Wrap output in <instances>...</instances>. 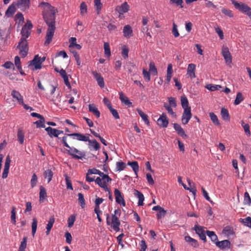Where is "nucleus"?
<instances>
[{"label": "nucleus", "mask_w": 251, "mask_h": 251, "mask_svg": "<svg viewBox=\"0 0 251 251\" xmlns=\"http://www.w3.org/2000/svg\"><path fill=\"white\" fill-rule=\"evenodd\" d=\"M40 6L43 8V18L48 26L46 36L45 45L51 42L55 30V20L57 10L49 3L42 2Z\"/></svg>", "instance_id": "1"}, {"label": "nucleus", "mask_w": 251, "mask_h": 251, "mask_svg": "<svg viewBox=\"0 0 251 251\" xmlns=\"http://www.w3.org/2000/svg\"><path fill=\"white\" fill-rule=\"evenodd\" d=\"M121 214V211L120 209L115 210L114 213L112 214L111 217H110L109 214H106V224L116 232L120 230V226L121 222L118 217H120Z\"/></svg>", "instance_id": "2"}, {"label": "nucleus", "mask_w": 251, "mask_h": 251, "mask_svg": "<svg viewBox=\"0 0 251 251\" xmlns=\"http://www.w3.org/2000/svg\"><path fill=\"white\" fill-rule=\"evenodd\" d=\"M68 137H73V139H75L77 140L84 141V142H88L89 140V138L88 136H86L82 134L79 133H74L72 134H66L64 136L62 137V142L64 144V146L67 148H70V146L68 143H67V138Z\"/></svg>", "instance_id": "3"}, {"label": "nucleus", "mask_w": 251, "mask_h": 251, "mask_svg": "<svg viewBox=\"0 0 251 251\" xmlns=\"http://www.w3.org/2000/svg\"><path fill=\"white\" fill-rule=\"evenodd\" d=\"M231 2L236 9L248 16L251 19V8L249 6L245 3L238 2L235 0H232Z\"/></svg>", "instance_id": "4"}, {"label": "nucleus", "mask_w": 251, "mask_h": 251, "mask_svg": "<svg viewBox=\"0 0 251 251\" xmlns=\"http://www.w3.org/2000/svg\"><path fill=\"white\" fill-rule=\"evenodd\" d=\"M112 179L109 176L104 174L100 177H98L96 178L95 183L104 191H109L107 184L110 183Z\"/></svg>", "instance_id": "5"}, {"label": "nucleus", "mask_w": 251, "mask_h": 251, "mask_svg": "<svg viewBox=\"0 0 251 251\" xmlns=\"http://www.w3.org/2000/svg\"><path fill=\"white\" fill-rule=\"evenodd\" d=\"M69 149L66 150L67 152L75 159L82 160L85 157V152L83 151H80L75 148H68Z\"/></svg>", "instance_id": "6"}, {"label": "nucleus", "mask_w": 251, "mask_h": 251, "mask_svg": "<svg viewBox=\"0 0 251 251\" xmlns=\"http://www.w3.org/2000/svg\"><path fill=\"white\" fill-rule=\"evenodd\" d=\"M33 25L31 22L30 21L27 20L26 23L22 27L21 30L22 37L20 40H26V38H27L30 35L31 29Z\"/></svg>", "instance_id": "7"}, {"label": "nucleus", "mask_w": 251, "mask_h": 251, "mask_svg": "<svg viewBox=\"0 0 251 251\" xmlns=\"http://www.w3.org/2000/svg\"><path fill=\"white\" fill-rule=\"evenodd\" d=\"M17 48L19 49V54L22 57H25L28 50V43L27 40H20Z\"/></svg>", "instance_id": "8"}, {"label": "nucleus", "mask_w": 251, "mask_h": 251, "mask_svg": "<svg viewBox=\"0 0 251 251\" xmlns=\"http://www.w3.org/2000/svg\"><path fill=\"white\" fill-rule=\"evenodd\" d=\"M158 125L161 127L166 128L169 124V119L165 113H163L157 120Z\"/></svg>", "instance_id": "9"}, {"label": "nucleus", "mask_w": 251, "mask_h": 251, "mask_svg": "<svg viewBox=\"0 0 251 251\" xmlns=\"http://www.w3.org/2000/svg\"><path fill=\"white\" fill-rule=\"evenodd\" d=\"M194 229L195 230L196 233L199 235L200 239L205 242L206 241V238L204 227L199 225H195L194 227Z\"/></svg>", "instance_id": "10"}, {"label": "nucleus", "mask_w": 251, "mask_h": 251, "mask_svg": "<svg viewBox=\"0 0 251 251\" xmlns=\"http://www.w3.org/2000/svg\"><path fill=\"white\" fill-rule=\"evenodd\" d=\"M222 55L228 65L232 63V57L227 47H223L222 48Z\"/></svg>", "instance_id": "11"}, {"label": "nucleus", "mask_w": 251, "mask_h": 251, "mask_svg": "<svg viewBox=\"0 0 251 251\" xmlns=\"http://www.w3.org/2000/svg\"><path fill=\"white\" fill-rule=\"evenodd\" d=\"M114 195L115 196L116 202L125 206L126 205V202L120 191L118 189H115L114 190Z\"/></svg>", "instance_id": "12"}, {"label": "nucleus", "mask_w": 251, "mask_h": 251, "mask_svg": "<svg viewBox=\"0 0 251 251\" xmlns=\"http://www.w3.org/2000/svg\"><path fill=\"white\" fill-rule=\"evenodd\" d=\"M92 74L93 75L94 78L97 80V83L100 87L101 88H103L105 86V83L104 79L100 74L98 73L96 71H92Z\"/></svg>", "instance_id": "13"}, {"label": "nucleus", "mask_w": 251, "mask_h": 251, "mask_svg": "<svg viewBox=\"0 0 251 251\" xmlns=\"http://www.w3.org/2000/svg\"><path fill=\"white\" fill-rule=\"evenodd\" d=\"M192 117V113L190 110H186L183 111L182 113L181 122L182 124L186 125L189 122V120Z\"/></svg>", "instance_id": "14"}, {"label": "nucleus", "mask_w": 251, "mask_h": 251, "mask_svg": "<svg viewBox=\"0 0 251 251\" xmlns=\"http://www.w3.org/2000/svg\"><path fill=\"white\" fill-rule=\"evenodd\" d=\"M196 65L193 63L189 64L188 66L187 75L191 78V79H193L196 77Z\"/></svg>", "instance_id": "15"}, {"label": "nucleus", "mask_w": 251, "mask_h": 251, "mask_svg": "<svg viewBox=\"0 0 251 251\" xmlns=\"http://www.w3.org/2000/svg\"><path fill=\"white\" fill-rule=\"evenodd\" d=\"M129 9V6L127 2H125L120 6H118L116 8V10L119 13L120 15L125 13Z\"/></svg>", "instance_id": "16"}, {"label": "nucleus", "mask_w": 251, "mask_h": 251, "mask_svg": "<svg viewBox=\"0 0 251 251\" xmlns=\"http://www.w3.org/2000/svg\"><path fill=\"white\" fill-rule=\"evenodd\" d=\"M30 0H18L17 1V6L22 10H25L29 8Z\"/></svg>", "instance_id": "17"}, {"label": "nucleus", "mask_w": 251, "mask_h": 251, "mask_svg": "<svg viewBox=\"0 0 251 251\" xmlns=\"http://www.w3.org/2000/svg\"><path fill=\"white\" fill-rule=\"evenodd\" d=\"M12 98L18 101L20 104H24V98L20 92L16 90H13L11 92Z\"/></svg>", "instance_id": "18"}, {"label": "nucleus", "mask_w": 251, "mask_h": 251, "mask_svg": "<svg viewBox=\"0 0 251 251\" xmlns=\"http://www.w3.org/2000/svg\"><path fill=\"white\" fill-rule=\"evenodd\" d=\"M216 245L221 249H225L226 248H230V242L227 240H225L222 241H216Z\"/></svg>", "instance_id": "19"}, {"label": "nucleus", "mask_w": 251, "mask_h": 251, "mask_svg": "<svg viewBox=\"0 0 251 251\" xmlns=\"http://www.w3.org/2000/svg\"><path fill=\"white\" fill-rule=\"evenodd\" d=\"M174 128L179 136L184 138L187 137V135L185 134L184 129L179 124L176 123L174 124Z\"/></svg>", "instance_id": "20"}, {"label": "nucleus", "mask_w": 251, "mask_h": 251, "mask_svg": "<svg viewBox=\"0 0 251 251\" xmlns=\"http://www.w3.org/2000/svg\"><path fill=\"white\" fill-rule=\"evenodd\" d=\"M41 63L39 60V55H36L33 59L30 62L29 65L34 66L35 70L40 69L41 68Z\"/></svg>", "instance_id": "21"}, {"label": "nucleus", "mask_w": 251, "mask_h": 251, "mask_svg": "<svg viewBox=\"0 0 251 251\" xmlns=\"http://www.w3.org/2000/svg\"><path fill=\"white\" fill-rule=\"evenodd\" d=\"M180 101L181 106L183 108L184 110H185V109H191V107L189 106L188 100L185 95H183L181 97Z\"/></svg>", "instance_id": "22"}, {"label": "nucleus", "mask_w": 251, "mask_h": 251, "mask_svg": "<svg viewBox=\"0 0 251 251\" xmlns=\"http://www.w3.org/2000/svg\"><path fill=\"white\" fill-rule=\"evenodd\" d=\"M134 196L138 199V204L139 206H142L144 204V196L143 194L137 190H134Z\"/></svg>", "instance_id": "23"}, {"label": "nucleus", "mask_w": 251, "mask_h": 251, "mask_svg": "<svg viewBox=\"0 0 251 251\" xmlns=\"http://www.w3.org/2000/svg\"><path fill=\"white\" fill-rule=\"evenodd\" d=\"M124 36L126 38H129L132 35V29L131 27L127 25L124 27Z\"/></svg>", "instance_id": "24"}, {"label": "nucleus", "mask_w": 251, "mask_h": 251, "mask_svg": "<svg viewBox=\"0 0 251 251\" xmlns=\"http://www.w3.org/2000/svg\"><path fill=\"white\" fill-rule=\"evenodd\" d=\"M119 95V99L122 103H124L126 105H127L128 107L132 106V102L130 101L127 97L124 95L123 93H120Z\"/></svg>", "instance_id": "25"}, {"label": "nucleus", "mask_w": 251, "mask_h": 251, "mask_svg": "<svg viewBox=\"0 0 251 251\" xmlns=\"http://www.w3.org/2000/svg\"><path fill=\"white\" fill-rule=\"evenodd\" d=\"M46 131L48 132V134L50 137H52L54 136L55 137H58L57 132H58V130L55 128H53L50 126H49L45 128Z\"/></svg>", "instance_id": "26"}, {"label": "nucleus", "mask_w": 251, "mask_h": 251, "mask_svg": "<svg viewBox=\"0 0 251 251\" xmlns=\"http://www.w3.org/2000/svg\"><path fill=\"white\" fill-rule=\"evenodd\" d=\"M89 110L90 112L93 113L97 117V118H99L100 117V112L99 111L98 109L97 108L95 104H89Z\"/></svg>", "instance_id": "27"}, {"label": "nucleus", "mask_w": 251, "mask_h": 251, "mask_svg": "<svg viewBox=\"0 0 251 251\" xmlns=\"http://www.w3.org/2000/svg\"><path fill=\"white\" fill-rule=\"evenodd\" d=\"M222 232L227 237L234 234L233 227L229 226L225 227L223 229Z\"/></svg>", "instance_id": "28"}, {"label": "nucleus", "mask_w": 251, "mask_h": 251, "mask_svg": "<svg viewBox=\"0 0 251 251\" xmlns=\"http://www.w3.org/2000/svg\"><path fill=\"white\" fill-rule=\"evenodd\" d=\"M137 111L138 113L139 114V115L141 117V118L142 119V120L144 121L145 123L147 125L149 126L150 125V121L148 119V116L146 114L144 113L139 108H137Z\"/></svg>", "instance_id": "29"}, {"label": "nucleus", "mask_w": 251, "mask_h": 251, "mask_svg": "<svg viewBox=\"0 0 251 251\" xmlns=\"http://www.w3.org/2000/svg\"><path fill=\"white\" fill-rule=\"evenodd\" d=\"M16 8L15 5L13 3L10 5L5 12V15L7 17H11L15 13Z\"/></svg>", "instance_id": "30"}, {"label": "nucleus", "mask_w": 251, "mask_h": 251, "mask_svg": "<svg viewBox=\"0 0 251 251\" xmlns=\"http://www.w3.org/2000/svg\"><path fill=\"white\" fill-rule=\"evenodd\" d=\"M185 240L187 243H188L192 246H193L195 248H197L199 246V244H198V241L196 240L191 238L189 236H186L185 237Z\"/></svg>", "instance_id": "31"}, {"label": "nucleus", "mask_w": 251, "mask_h": 251, "mask_svg": "<svg viewBox=\"0 0 251 251\" xmlns=\"http://www.w3.org/2000/svg\"><path fill=\"white\" fill-rule=\"evenodd\" d=\"M47 197V192L45 188L43 186L40 187L39 200L40 201L43 202L46 198Z\"/></svg>", "instance_id": "32"}, {"label": "nucleus", "mask_w": 251, "mask_h": 251, "mask_svg": "<svg viewBox=\"0 0 251 251\" xmlns=\"http://www.w3.org/2000/svg\"><path fill=\"white\" fill-rule=\"evenodd\" d=\"M239 221L251 229V218L249 216L244 219L240 218Z\"/></svg>", "instance_id": "33"}, {"label": "nucleus", "mask_w": 251, "mask_h": 251, "mask_svg": "<svg viewBox=\"0 0 251 251\" xmlns=\"http://www.w3.org/2000/svg\"><path fill=\"white\" fill-rule=\"evenodd\" d=\"M44 176L45 178L48 179V183H49L52 177L53 176V172L50 169H48L44 172Z\"/></svg>", "instance_id": "34"}, {"label": "nucleus", "mask_w": 251, "mask_h": 251, "mask_svg": "<svg viewBox=\"0 0 251 251\" xmlns=\"http://www.w3.org/2000/svg\"><path fill=\"white\" fill-rule=\"evenodd\" d=\"M88 142L89 145L92 147L95 151H98L100 149V145L96 140H91L89 139Z\"/></svg>", "instance_id": "35"}, {"label": "nucleus", "mask_w": 251, "mask_h": 251, "mask_svg": "<svg viewBox=\"0 0 251 251\" xmlns=\"http://www.w3.org/2000/svg\"><path fill=\"white\" fill-rule=\"evenodd\" d=\"M221 115L223 120L227 121H229L230 120V117L228 113V110L225 108H222L221 109Z\"/></svg>", "instance_id": "36"}, {"label": "nucleus", "mask_w": 251, "mask_h": 251, "mask_svg": "<svg viewBox=\"0 0 251 251\" xmlns=\"http://www.w3.org/2000/svg\"><path fill=\"white\" fill-rule=\"evenodd\" d=\"M149 72L153 75H157L158 72L157 69L155 66L154 63L153 62H151L150 63Z\"/></svg>", "instance_id": "37"}, {"label": "nucleus", "mask_w": 251, "mask_h": 251, "mask_svg": "<svg viewBox=\"0 0 251 251\" xmlns=\"http://www.w3.org/2000/svg\"><path fill=\"white\" fill-rule=\"evenodd\" d=\"M207 235L210 238L211 241L213 242H216L218 241V237L214 231L207 230L206 231Z\"/></svg>", "instance_id": "38"}, {"label": "nucleus", "mask_w": 251, "mask_h": 251, "mask_svg": "<svg viewBox=\"0 0 251 251\" xmlns=\"http://www.w3.org/2000/svg\"><path fill=\"white\" fill-rule=\"evenodd\" d=\"M127 164L131 167L135 174L137 175V172L139 170L138 162L137 161L128 162Z\"/></svg>", "instance_id": "39"}, {"label": "nucleus", "mask_w": 251, "mask_h": 251, "mask_svg": "<svg viewBox=\"0 0 251 251\" xmlns=\"http://www.w3.org/2000/svg\"><path fill=\"white\" fill-rule=\"evenodd\" d=\"M164 106L167 111L168 114L170 115L172 117L176 118V113L173 111V110L171 106L166 103H165Z\"/></svg>", "instance_id": "40"}, {"label": "nucleus", "mask_w": 251, "mask_h": 251, "mask_svg": "<svg viewBox=\"0 0 251 251\" xmlns=\"http://www.w3.org/2000/svg\"><path fill=\"white\" fill-rule=\"evenodd\" d=\"M209 116L211 120L212 121L213 124L217 126H219L220 123L219 121L217 118V116L213 112H210L209 113Z\"/></svg>", "instance_id": "41"}, {"label": "nucleus", "mask_w": 251, "mask_h": 251, "mask_svg": "<svg viewBox=\"0 0 251 251\" xmlns=\"http://www.w3.org/2000/svg\"><path fill=\"white\" fill-rule=\"evenodd\" d=\"M244 100V97L242 94L240 92L237 93L236 99L234 100V104L238 105L240 104Z\"/></svg>", "instance_id": "42"}, {"label": "nucleus", "mask_w": 251, "mask_h": 251, "mask_svg": "<svg viewBox=\"0 0 251 251\" xmlns=\"http://www.w3.org/2000/svg\"><path fill=\"white\" fill-rule=\"evenodd\" d=\"M27 237L23 238L22 241L21 242L18 251H25L26 247Z\"/></svg>", "instance_id": "43"}, {"label": "nucleus", "mask_w": 251, "mask_h": 251, "mask_svg": "<svg viewBox=\"0 0 251 251\" xmlns=\"http://www.w3.org/2000/svg\"><path fill=\"white\" fill-rule=\"evenodd\" d=\"M18 140L21 144H23L24 141L25 135L23 131L19 129L17 133Z\"/></svg>", "instance_id": "44"}, {"label": "nucleus", "mask_w": 251, "mask_h": 251, "mask_svg": "<svg viewBox=\"0 0 251 251\" xmlns=\"http://www.w3.org/2000/svg\"><path fill=\"white\" fill-rule=\"evenodd\" d=\"M11 214V222L13 224L16 225V208L14 206H13L12 207Z\"/></svg>", "instance_id": "45"}, {"label": "nucleus", "mask_w": 251, "mask_h": 251, "mask_svg": "<svg viewBox=\"0 0 251 251\" xmlns=\"http://www.w3.org/2000/svg\"><path fill=\"white\" fill-rule=\"evenodd\" d=\"M94 5L97 11V13L99 14L102 6L101 0H94Z\"/></svg>", "instance_id": "46"}, {"label": "nucleus", "mask_w": 251, "mask_h": 251, "mask_svg": "<svg viewBox=\"0 0 251 251\" xmlns=\"http://www.w3.org/2000/svg\"><path fill=\"white\" fill-rule=\"evenodd\" d=\"M104 49L105 56L107 57H110L111 55V51L109 45L108 43L105 42L104 43Z\"/></svg>", "instance_id": "47"}, {"label": "nucleus", "mask_w": 251, "mask_h": 251, "mask_svg": "<svg viewBox=\"0 0 251 251\" xmlns=\"http://www.w3.org/2000/svg\"><path fill=\"white\" fill-rule=\"evenodd\" d=\"M88 172V175L97 174L99 175L100 176V177L104 174L103 173L95 168L89 169Z\"/></svg>", "instance_id": "48"}, {"label": "nucleus", "mask_w": 251, "mask_h": 251, "mask_svg": "<svg viewBox=\"0 0 251 251\" xmlns=\"http://www.w3.org/2000/svg\"><path fill=\"white\" fill-rule=\"evenodd\" d=\"M126 164L122 161L117 162L116 163V171H123L126 168Z\"/></svg>", "instance_id": "49"}, {"label": "nucleus", "mask_w": 251, "mask_h": 251, "mask_svg": "<svg viewBox=\"0 0 251 251\" xmlns=\"http://www.w3.org/2000/svg\"><path fill=\"white\" fill-rule=\"evenodd\" d=\"M222 87L220 85H213L211 84H208L206 85V88L211 91H214L217 90H219Z\"/></svg>", "instance_id": "50"}, {"label": "nucleus", "mask_w": 251, "mask_h": 251, "mask_svg": "<svg viewBox=\"0 0 251 251\" xmlns=\"http://www.w3.org/2000/svg\"><path fill=\"white\" fill-rule=\"evenodd\" d=\"M244 203L247 205H250L251 203V199L249 194L247 192H246L244 194Z\"/></svg>", "instance_id": "51"}, {"label": "nucleus", "mask_w": 251, "mask_h": 251, "mask_svg": "<svg viewBox=\"0 0 251 251\" xmlns=\"http://www.w3.org/2000/svg\"><path fill=\"white\" fill-rule=\"evenodd\" d=\"M170 4H173L176 6H179L180 8L183 7V0H170Z\"/></svg>", "instance_id": "52"}, {"label": "nucleus", "mask_w": 251, "mask_h": 251, "mask_svg": "<svg viewBox=\"0 0 251 251\" xmlns=\"http://www.w3.org/2000/svg\"><path fill=\"white\" fill-rule=\"evenodd\" d=\"M38 221L36 218H33L32 220V234L33 236L36 233Z\"/></svg>", "instance_id": "53"}, {"label": "nucleus", "mask_w": 251, "mask_h": 251, "mask_svg": "<svg viewBox=\"0 0 251 251\" xmlns=\"http://www.w3.org/2000/svg\"><path fill=\"white\" fill-rule=\"evenodd\" d=\"M75 220V215L73 214L71 215L68 219V227H71L73 226L74 222Z\"/></svg>", "instance_id": "54"}, {"label": "nucleus", "mask_w": 251, "mask_h": 251, "mask_svg": "<svg viewBox=\"0 0 251 251\" xmlns=\"http://www.w3.org/2000/svg\"><path fill=\"white\" fill-rule=\"evenodd\" d=\"M80 13L82 15L85 14L87 12V6L85 2H82L80 6Z\"/></svg>", "instance_id": "55"}, {"label": "nucleus", "mask_w": 251, "mask_h": 251, "mask_svg": "<svg viewBox=\"0 0 251 251\" xmlns=\"http://www.w3.org/2000/svg\"><path fill=\"white\" fill-rule=\"evenodd\" d=\"M242 126L244 128V131L248 136L251 135V131L250 130V126L248 124H245L243 121H242Z\"/></svg>", "instance_id": "56"}, {"label": "nucleus", "mask_w": 251, "mask_h": 251, "mask_svg": "<svg viewBox=\"0 0 251 251\" xmlns=\"http://www.w3.org/2000/svg\"><path fill=\"white\" fill-rule=\"evenodd\" d=\"M167 211L165 210H164L163 208H162L156 214V217L157 219H161V218H163L164 217H165Z\"/></svg>", "instance_id": "57"}, {"label": "nucleus", "mask_w": 251, "mask_h": 251, "mask_svg": "<svg viewBox=\"0 0 251 251\" xmlns=\"http://www.w3.org/2000/svg\"><path fill=\"white\" fill-rule=\"evenodd\" d=\"M78 200L80 204V206H81L82 208H83L85 205V200L84 199L83 195L82 194L79 193L78 194Z\"/></svg>", "instance_id": "58"}, {"label": "nucleus", "mask_w": 251, "mask_h": 251, "mask_svg": "<svg viewBox=\"0 0 251 251\" xmlns=\"http://www.w3.org/2000/svg\"><path fill=\"white\" fill-rule=\"evenodd\" d=\"M128 49L126 46H124L122 47V55L125 59L128 57Z\"/></svg>", "instance_id": "59"}, {"label": "nucleus", "mask_w": 251, "mask_h": 251, "mask_svg": "<svg viewBox=\"0 0 251 251\" xmlns=\"http://www.w3.org/2000/svg\"><path fill=\"white\" fill-rule=\"evenodd\" d=\"M172 33L176 38L179 36V33L177 28V25L175 23H173V24Z\"/></svg>", "instance_id": "60"}, {"label": "nucleus", "mask_w": 251, "mask_h": 251, "mask_svg": "<svg viewBox=\"0 0 251 251\" xmlns=\"http://www.w3.org/2000/svg\"><path fill=\"white\" fill-rule=\"evenodd\" d=\"M37 182V175L34 173L32 176V178L31 179L30 183H31V186L32 188H33L35 186Z\"/></svg>", "instance_id": "61"}, {"label": "nucleus", "mask_w": 251, "mask_h": 251, "mask_svg": "<svg viewBox=\"0 0 251 251\" xmlns=\"http://www.w3.org/2000/svg\"><path fill=\"white\" fill-rule=\"evenodd\" d=\"M222 12L226 15L228 16L229 17H233V14L231 10L227 8H224L222 9Z\"/></svg>", "instance_id": "62"}, {"label": "nucleus", "mask_w": 251, "mask_h": 251, "mask_svg": "<svg viewBox=\"0 0 251 251\" xmlns=\"http://www.w3.org/2000/svg\"><path fill=\"white\" fill-rule=\"evenodd\" d=\"M54 221H55V218H54L53 216L50 217V218L48 221V223L47 225L46 228L51 229V228L52 227V226L54 223Z\"/></svg>", "instance_id": "63"}, {"label": "nucleus", "mask_w": 251, "mask_h": 251, "mask_svg": "<svg viewBox=\"0 0 251 251\" xmlns=\"http://www.w3.org/2000/svg\"><path fill=\"white\" fill-rule=\"evenodd\" d=\"M110 112L111 113L113 116L116 119H120V116L119 115L118 111L114 109L112 107H111L110 109H109Z\"/></svg>", "instance_id": "64"}]
</instances>
